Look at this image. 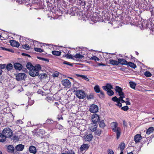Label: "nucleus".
I'll use <instances>...</instances> for the list:
<instances>
[{"mask_svg":"<svg viewBox=\"0 0 154 154\" xmlns=\"http://www.w3.org/2000/svg\"><path fill=\"white\" fill-rule=\"evenodd\" d=\"M13 132L9 128H4L2 133H0V142H3L6 141L7 138H11L12 136Z\"/></svg>","mask_w":154,"mask_h":154,"instance_id":"f257e3e1","label":"nucleus"},{"mask_svg":"<svg viewBox=\"0 0 154 154\" xmlns=\"http://www.w3.org/2000/svg\"><path fill=\"white\" fill-rule=\"evenodd\" d=\"M76 95L79 99H84L86 96V94L85 92L82 90H79L76 92Z\"/></svg>","mask_w":154,"mask_h":154,"instance_id":"f03ea898","label":"nucleus"},{"mask_svg":"<svg viewBox=\"0 0 154 154\" xmlns=\"http://www.w3.org/2000/svg\"><path fill=\"white\" fill-rule=\"evenodd\" d=\"M26 77V75L24 73H21L18 74L16 76V79L17 81L24 80Z\"/></svg>","mask_w":154,"mask_h":154,"instance_id":"7ed1b4c3","label":"nucleus"},{"mask_svg":"<svg viewBox=\"0 0 154 154\" xmlns=\"http://www.w3.org/2000/svg\"><path fill=\"white\" fill-rule=\"evenodd\" d=\"M61 82L62 85L66 88H69L71 87V82L68 79H63L62 81Z\"/></svg>","mask_w":154,"mask_h":154,"instance_id":"20e7f679","label":"nucleus"},{"mask_svg":"<svg viewBox=\"0 0 154 154\" xmlns=\"http://www.w3.org/2000/svg\"><path fill=\"white\" fill-rule=\"evenodd\" d=\"M98 110V106L95 104L91 105L89 108L90 111L93 113H96Z\"/></svg>","mask_w":154,"mask_h":154,"instance_id":"39448f33","label":"nucleus"},{"mask_svg":"<svg viewBox=\"0 0 154 154\" xmlns=\"http://www.w3.org/2000/svg\"><path fill=\"white\" fill-rule=\"evenodd\" d=\"M91 119L93 123L96 124L100 121V119L99 116L96 114L92 115Z\"/></svg>","mask_w":154,"mask_h":154,"instance_id":"423d86ee","label":"nucleus"},{"mask_svg":"<svg viewBox=\"0 0 154 154\" xmlns=\"http://www.w3.org/2000/svg\"><path fill=\"white\" fill-rule=\"evenodd\" d=\"M89 146L87 144H83L82 145L80 148V149L81 152H82L84 150H87L89 148Z\"/></svg>","mask_w":154,"mask_h":154,"instance_id":"0eeeda50","label":"nucleus"},{"mask_svg":"<svg viewBox=\"0 0 154 154\" xmlns=\"http://www.w3.org/2000/svg\"><path fill=\"white\" fill-rule=\"evenodd\" d=\"M29 75L32 77H35L39 75V73L36 71L35 69H34L29 71Z\"/></svg>","mask_w":154,"mask_h":154,"instance_id":"6e6552de","label":"nucleus"},{"mask_svg":"<svg viewBox=\"0 0 154 154\" xmlns=\"http://www.w3.org/2000/svg\"><path fill=\"white\" fill-rule=\"evenodd\" d=\"M84 138L85 140L88 141H91L93 138V136L91 133H89L88 134L84 136Z\"/></svg>","mask_w":154,"mask_h":154,"instance_id":"1a4fd4ad","label":"nucleus"},{"mask_svg":"<svg viewBox=\"0 0 154 154\" xmlns=\"http://www.w3.org/2000/svg\"><path fill=\"white\" fill-rule=\"evenodd\" d=\"M11 45L13 47H18L20 46L19 43L15 40H12L10 41Z\"/></svg>","mask_w":154,"mask_h":154,"instance_id":"9d476101","label":"nucleus"},{"mask_svg":"<svg viewBox=\"0 0 154 154\" xmlns=\"http://www.w3.org/2000/svg\"><path fill=\"white\" fill-rule=\"evenodd\" d=\"M15 69L19 70H20L23 68L22 65L19 63H16L14 64Z\"/></svg>","mask_w":154,"mask_h":154,"instance_id":"9b49d317","label":"nucleus"},{"mask_svg":"<svg viewBox=\"0 0 154 154\" xmlns=\"http://www.w3.org/2000/svg\"><path fill=\"white\" fill-rule=\"evenodd\" d=\"M119 64V63L121 64L122 65H127L128 62L125 59H124L121 58L118 59Z\"/></svg>","mask_w":154,"mask_h":154,"instance_id":"f8f14e48","label":"nucleus"},{"mask_svg":"<svg viewBox=\"0 0 154 154\" xmlns=\"http://www.w3.org/2000/svg\"><path fill=\"white\" fill-rule=\"evenodd\" d=\"M141 135L140 134H137L134 137V140L136 143L140 141L142 138Z\"/></svg>","mask_w":154,"mask_h":154,"instance_id":"ddd939ff","label":"nucleus"},{"mask_svg":"<svg viewBox=\"0 0 154 154\" xmlns=\"http://www.w3.org/2000/svg\"><path fill=\"white\" fill-rule=\"evenodd\" d=\"M97 127V125L96 124H92L89 127V128L91 131L94 132L96 130Z\"/></svg>","mask_w":154,"mask_h":154,"instance_id":"4468645a","label":"nucleus"},{"mask_svg":"<svg viewBox=\"0 0 154 154\" xmlns=\"http://www.w3.org/2000/svg\"><path fill=\"white\" fill-rule=\"evenodd\" d=\"M24 147L23 145L20 144L17 145L15 147L16 149L18 151H22Z\"/></svg>","mask_w":154,"mask_h":154,"instance_id":"2eb2a0df","label":"nucleus"},{"mask_svg":"<svg viewBox=\"0 0 154 154\" xmlns=\"http://www.w3.org/2000/svg\"><path fill=\"white\" fill-rule=\"evenodd\" d=\"M112 128L113 131H116L118 127V123L116 122H113L112 123Z\"/></svg>","mask_w":154,"mask_h":154,"instance_id":"dca6fc26","label":"nucleus"},{"mask_svg":"<svg viewBox=\"0 0 154 154\" xmlns=\"http://www.w3.org/2000/svg\"><path fill=\"white\" fill-rule=\"evenodd\" d=\"M29 151L31 153H32L34 154H35L36 152V148L33 146H32L29 147Z\"/></svg>","mask_w":154,"mask_h":154,"instance_id":"f3484780","label":"nucleus"},{"mask_svg":"<svg viewBox=\"0 0 154 154\" xmlns=\"http://www.w3.org/2000/svg\"><path fill=\"white\" fill-rule=\"evenodd\" d=\"M109 64L117 66L119 65L118 61H117V60H114L112 59L109 60Z\"/></svg>","mask_w":154,"mask_h":154,"instance_id":"a211bd4d","label":"nucleus"},{"mask_svg":"<svg viewBox=\"0 0 154 154\" xmlns=\"http://www.w3.org/2000/svg\"><path fill=\"white\" fill-rule=\"evenodd\" d=\"M8 151L9 152H13L14 150V147L12 145H9L7 147Z\"/></svg>","mask_w":154,"mask_h":154,"instance_id":"6ab92c4d","label":"nucleus"},{"mask_svg":"<svg viewBox=\"0 0 154 154\" xmlns=\"http://www.w3.org/2000/svg\"><path fill=\"white\" fill-rule=\"evenodd\" d=\"M26 67L29 71L33 69L34 68V66L30 62H28L27 63Z\"/></svg>","mask_w":154,"mask_h":154,"instance_id":"aec40b11","label":"nucleus"},{"mask_svg":"<svg viewBox=\"0 0 154 154\" xmlns=\"http://www.w3.org/2000/svg\"><path fill=\"white\" fill-rule=\"evenodd\" d=\"M116 132L117 139H119L121 134V129L120 128H117L116 131Z\"/></svg>","mask_w":154,"mask_h":154,"instance_id":"412c9836","label":"nucleus"},{"mask_svg":"<svg viewBox=\"0 0 154 154\" xmlns=\"http://www.w3.org/2000/svg\"><path fill=\"white\" fill-rule=\"evenodd\" d=\"M41 66L39 64H37L35 66H34L33 69L38 73L39 70L41 69Z\"/></svg>","mask_w":154,"mask_h":154,"instance_id":"4be33fe9","label":"nucleus"},{"mask_svg":"<svg viewBox=\"0 0 154 154\" xmlns=\"http://www.w3.org/2000/svg\"><path fill=\"white\" fill-rule=\"evenodd\" d=\"M154 131V128L153 127H150L147 130L146 133L147 134H149L153 132Z\"/></svg>","mask_w":154,"mask_h":154,"instance_id":"5701e85b","label":"nucleus"},{"mask_svg":"<svg viewBox=\"0 0 154 154\" xmlns=\"http://www.w3.org/2000/svg\"><path fill=\"white\" fill-rule=\"evenodd\" d=\"M6 68V69L8 71H10V70H12L13 69V65L11 63H9L7 65Z\"/></svg>","mask_w":154,"mask_h":154,"instance_id":"b1692460","label":"nucleus"},{"mask_svg":"<svg viewBox=\"0 0 154 154\" xmlns=\"http://www.w3.org/2000/svg\"><path fill=\"white\" fill-rule=\"evenodd\" d=\"M115 89V91L118 93V94L121 93L122 91V89L121 87L117 86H116Z\"/></svg>","mask_w":154,"mask_h":154,"instance_id":"393cba45","label":"nucleus"},{"mask_svg":"<svg viewBox=\"0 0 154 154\" xmlns=\"http://www.w3.org/2000/svg\"><path fill=\"white\" fill-rule=\"evenodd\" d=\"M127 65L134 69H135L137 67L136 65L134 63L131 62H128Z\"/></svg>","mask_w":154,"mask_h":154,"instance_id":"a878e982","label":"nucleus"},{"mask_svg":"<svg viewBox=\"0 0 154 154\" xmlns=\"http://www.w3.org/2000/svg\"><path fill=\"white\" fill-rule=\"evenodd\" d=\"M94 89L95 92L97 93H100L101 91L100 87L98 85L95 86L94 87Z\"/></svg>","mask_w":154,"mask_h":154,"instance_id":"bb28decb","label":"nucleus"},{"mask_svg":"<svg viewBox=\"0 0 154 154\" xmlns=\"http://www.w3.org/2000/svg\"><path fill=\"white\" fill-rule=\"evenodd\" d=\"M73 57H74L75 58L80 59H82L84 57V56L83 55H82L80 54L79 53L77 54L76 55L74 56Z\"/></svg>","mask_w":154,"mask_h":154,"instance_id":"cd10ccee","label":"nucleus"},{"mask_svg":"<svg viewBox=\"0 0 154 154\" xmlns=\"http://www.w3.org/2000/svg\"><path fill=\"white\" fill-rule=\"evenodd\" d=\"M125 144L124 143H122L120 144L119 145V147L120 148L121 151H123L125 148Z\"/></svg>","mask_w":154,"mask_h":154,"instance_id":"c85d7f7f","label":"nucleus"},{"mask_svg":"<svg viewBox=\"0 0 154 154\" xmlns=\"http://www.w3.org/2000/svg\"><path fill=\"white\" fill-rule=\"evenodd\" d=\"M52 52L53 55L57 56H60L61 53V52L60 51H53Z\"/></svg>","mask_w":154,"mask_h":154,"instance_id":"c756f323","label":"nucleus"},{"mask_svg":"<svg viewBox=\"0 0 154 154\" xmlns=\"http://www.w3.org/2000/svg\"><path fill=\"white\" fill-rule=\"evenodd\" d=\"M129 84L131 88L134 89L135 88L136 84L134 82H129Z\"/></svg>","mask_w":154,"mask_h":154,"instance_id":"7c9ffc66","label":"nucleus"},{"mask_svg":"<svg viewBox=\"0 0 154 154\" xmlns=\"http://www.w3.org/2000/svg\"><path fill=\"white\" fill-rule=\"evenodd\" d=\"M99 126L100 128H103L105 126V124L103 120L100 122Z\"/></svg>","mask_w":154,"mask_h":154,"instance_id":"2f4dec72","label":"nucleus"},{"mask_svg":"<svg viewBox=\"0 0 154 154\" xmlns=\"http://www.w3.org/2000/svg\"><path fill=\"white\" fill-rule=\"evenodd\" d=\"M107 93L109 96L112 95L114 93L113 91L111 89H109L107 91Z\"/></svg>","mask_w":154,"mask_h":154,"instance_id":"473e14b6","label":"nucleus"},{"mask_svg":"<svg viewBox=\"0 0 154 154\" xmlns=\"http://www.w3.org/2000/svg\"><path fill=\"white\" fill-rule=\"evenodd\" d=\"M144 75L147 77H150L152 75V74L151 73L148 71H146L144 73Z\"/></svg>","mask_w":154,"mask_h":154,"instance_id":"72a5a7b5","label":"nucleus"},{"mask_svg":"<svg viewBox=\"0 0 154 154\" xmlns=\"http://www.w3.org/2000/svg\"><path fill=\"white\" fill-rule=\"evenodd\" d=\"M63 56L66 57L67 58L71 59L74 60L71 54H66L64 55Z\"/></svg>","mask_w":154,"mask_h":154,"instance_id":"f704fd0d","label":"nucleus"},{"mask_svg":"<svg viewBox=\"0 0 154 154\" xmlns=\"http://www.w3.org/2000/svg\"><path fill=\"white\" fill-rule=\"evenodd\" d=\"M66 153L67 154H75L74 152L72 149L70 150H68V151H66Z\"/></svg>","mask_w":154,"mask_h":154,"instance_id":"c9c22d12","label":"nucleus"},{"mask_svg":"<svg viewBox=\"0 0 154 154\" xmlns=\"http://www.w3.org/2000/svg\"><path fill=\"white\" fill-rule=\"evenodd\" d=\"M88 99H94V97L93 94H90L88 96H87Z\"/></svg>","mask_w":154,"mask_h":154,"instance_id":"e433bc0d","label":"nucleus"},{"mask_svg":"<svg viewBox=\"0 0 154 154\" xmlns=\"http://www.w3.org/2000/svg\"><path fill=\"white\" fill-rule=\"evenodd\" d=\"M53 122L54 121L51 119H48L46 121V123L49 124H53Z\"/></svg>","mask_w":154,"mask_h":154,"instance_id":"4c0bfd02","label":"nucleus"},{"mask_svg":"<svg viewBox=\"0 0 154 154\" xmlns=\"http://www.w3.org/2000/svg\"><path fill=\"white\" fill-rule=\"evenodd\" d=\"M23 48L26 50H28L29 49V45H27V44H26L25 45H22Z\"/></svg>","mask_w":154,"mask_h":154,"instance_id":"58836bf2","label":"nucleus"},{"mask_svg":"<svg viewBox=\"0 0 154 154\" xmlns=\"http://www.w3.org/2000/svg\"><path fill=\"white\" fill-rule=\"evenodd\" d=\"M34 50L36 51H37L39 52H42L43 51L41 48H34Z\"/></svg>","mask_w":154,"mask_h":154,"instance_id":"ea45409f","label":"nucleus"},{"mask_svg":"<svg viewBox=\"0 0 154 154\" xmlns=\"http://www.w3.org/2000/svg\"><path fill=\"white\" fill-rule=\"evenodd\" d=\"M121 109L124 111H126L129 109V108L128 106H126L122 107Z\"/></svg>","mask_w":154,"mask_h":154,"instance_id":"a19ab883","label":"nucleus"},{"mask_svg":"<svg viewBox=\"0 0 154 154\" xmlns=\"http://www.w3.org/2000/svg\"><path fill=\"white\" fill-rule=\"evenodd\" d=\"M100 95H98V96H99V97L100 98H104V93L103 92V91H101L100 92Z\"/></svg>","mask_w":154,"mask_h":154,"instance_id":"79ce46f5","label":"nucleus"},{"mask_svg":"<svg viewBox=\"0 0 154 154\" xmlns=\"http://www.w3.org/2000/svg\"><path fill=\"white\" fill-rule=\"evenodd\" d=\"M108 89H113V88L112 86L109 83H107L106 85Z\"/></svg>","mask_w":154,"mask_h":154,"instance_id":"37998d69","label":"nucleus"},{"mask_svg":"<svg viewBox=\"0 0 154 154\" xmlns=\"http://www.w3.org/2000/svg\"><path fill=\"white\" fill-rule=\"evenodd\" d=\"M91 60L95 61H99V59L96 57L94 56L92 57L91 58Z\"/></svg>","mask_w":154,"mask_h":154,"instance_id":"c03bdc74","label":"nucleus"},{"mask_svg":"<svg viewBox=\"0 0 154 154\" xmlns=\"http://www.w3.org/2000/svg\"><path fill=\"white\" fill-rule=\"evenodd\" d=\"M46 75V74L42 73V74L38 75V77L41 79L45 78Z\"/></svg>","mask_w":154,"mask_h":154,"instance_id":"a18cd8bd","label":"nucleus"},{"mask_svg":"<svg viewBox=\"0 0 154 154\" xmlns=\"http://www.w3.org/2000/svg\"><path fill=\"white\" fill-rule=\"evenodd\" d=\"M64 64L68 65L70 66H73V64L71 63H70L66 61H64L63 63Z\"/></svg>","mask_w":154,"mask_h":154,"instance_id":"49530a36","label":"nucleus"},{"mask_svg":"<svg viewBox=\"0 0 154 154\" xmlns=\"http://www.w3.org/2000/svg\"><path fill=\"white\" fill-rule=\"evenodd\" d=\"M81 78H82V79H84L86 81H89V80L88 78L87 77V76L85 75H82Z\"/></svg>","mask_w":154,"mask_h":154,"instance_id":"de8ad7c7","label":"nucleus"},{"mask_svg":"<svg viewBox=\"0 0 154 154\" xmlns=\"http://www.w3.org/2000/svg\"><path fill=\"white\" fill-rule=\"evenodd\" d=\"M112 99L113 101L116 102V103L118 101V98L116 96L112 97Z\"/></svg>","mask_w":154,"mask_h":154,"instance_id":"09e8293b","label":"nucleus"},{"mask_svg":"<svg viewBox=\"0 0 154 154\" xmlns=\"http://www.w3.org/2000/svg\"><path fill=\"white\" fill-rule=\"evenodd\" d=\"M59 74V72H55L53 73V76L54 77H57L58 76Z\"/></svg>","mask_w":154,"mask_h":154,"instance_id":"8fccbe9b","label":"nucleus"},{"mask_svg":"<svg viewBox=\"0 0 154 154\" xmlns=\"http://www.w3.org/2000/svg\"><path fill=\"white\" fill-rule=\"evenodd\" d=\"M108 154H114L113 150L111 149H108L107 151Z\"/></svg>","mask_w":154,"mask_h":154,"instance_id":"3c124183","label":"nucleus"},{"mask_svg":"<svg viewBox=\"0 0 154 154\" xmlns=\"http://www.w3.org/2000/svg\"><path fill=\"white\" fill-rule=\"evenodd\" d=\"M6 65L5 64H0V68L2 69H3L5 68Z\"/></svg>","mask_w":154,"mask_h":154,"instance_id":"603ef678","label":"nucleus"},{"mask_svg":"<svg viewBox=\"0 0 154 154\" xmlns=\"http://www.w3.org/2000/svg\"><path fill=\"white\" fill-rule=\"evenodd\" d=\"M119 94L120 97H123V98L125 97L124 96V94L122 91Z\"/></svg>","mask_w":154,"mask_h":154,"instance_id":"864d4df0","label":"nucleus"},{"mask_svg":"<svg viewBox=\"0 0 154 154\" xmlns=\"http://www.w3.org/2000/svg\"><path fill=\"white\" fill-rule=\"evenodd\" d=\"M117 104H116V105L119 106V107H122V104L120 102H119V101H118V102H117Z\"/></svg>","mask_w":154,"mask_h":154,"instance_id":"5fc2aeb1","label":"nucleus"},{"mask_svg":"<svg viewBox=\"0 0 154 154\" xmlns=\"http://www.w3.org/2000/svg\"><path fill=\"white\" fill-rule=\"evenodd\" d=\"M101 131H99V130H97L95 132V134L96 135H98V136L100 135L101 133Z\"/></svg>","mask_w":154,"mask_h":154,"instance_id":"6e6d98bb","label":"nucleus"},{"mask_svg":"<svg viewBox=\"0 0 154 154\" xmlns=\"http://www.w3.org/2000/svg\"><path fill=\"white\" fill-rule=\"evenodd\" d=\"M57 128H58V129L59 130L62 129L63 128V126L61 125H57Z\"/></svg>","mask_w":154,"mask_h":154,"instance_id":"4d7b16f0","label":"nucleus"},{"mask_svg":"<svg viewBox=\"0 0 154 154\" xmlns=\"http://www.w3.org/2000/svg\"><path fill=\"white\" fill-rule=\"evenodd\" d=\"M102 88L105 91H107L108 90H109V89H108L106 85V86H103Z\"/></svg>","mask_w":154,"mask_h":154,"instance_id":"13d9d810","label":"nucleus"},{"mask_svg":"<svg viewBox=\"0 0 154 154\" xmlns=\"http://www.w3.org/2000/svg\"><path fill=\"white\" fill-rule=\"evenodd\" d=\"M22 55H23V56H27L28 57H30V55H29V54H25V53H23L22 54Z\"/></svg>","mask_w":154,"mask_h":154,"instance_id":"bf43d9fd","label":"nucleus"},{"mask_svg":"<svg viewBox=\"0 0 154 154\" xmlns=\"http://www.w3.org/2000/svg\"><path fill=\"white\" fill-rule=\"evenodd\" d=\"M8 48H5L3 47H0V50L2 49L4 50L7 51H8Z\"/></svg>","mask_w":154,"mask_h":154,"instance_id":"052dcab7","label":"nucleus"},{"mask_svg":"<svg viewBox=\"0 0 154 154\" xmlns=\"http://www.w3.org/2000/svg\"><path fill=\"white\" fill-rule=\"evenodd\" d=\"M125 103L127 105H129L131 104V103L129 101H125Z\"/></svg>","mask_w":154,"mask_h":154,"instance_id":"680f3d73","label":"nucleus"},{"mask_svg":"<svg viewBox=\"0 0 154 154\" xmlns=\"http://www.w3.org/2000/svg\"><path fill=\"white\" fill-rule=\"evenodd\" d=\"M42 60H44L46 61H47L48 62L49 61V60L45 58H43L42 59Z\"/></svg>","mask_w":154,"mask_h":154,"instance_id":"e2e57ef3","label":"nucleus"},{"mask_svg":"<svg viewBox=\"0 0 154 154\" xmlns=\"http://www.w3.org/2000/svg\"><path fill=\"white\" fill-rule=\"evenodd\" d=\"M123 98V97H121L120 96V97L118 98V101H119V102H120L121 100Z\"/></svg>","mask_w":154,"mask_h":154,"instance_id":"0e129e2a","label":"nucleus"},{"mask_svg":"<svg viewBox=\"0 0 154 154\" xmlns=\"http://www.w3.org/2000/svg\"><path fill=\"white\" fill-rule=\"evenodd\" d=\"M18 136H14V137L13 140H17L18 139Z\"/></svg>","mask_w":154,"mask_h":154,"instance_id":"69168bd1","label":"nucleus"},{"mask_svg":"<svg viewBox=\"0 0 154 154\" xmlns=\"http://www.w3.org/2000/svg\"><path fill=\"white\" fill-rule=\"evenodd\" d=\"M8 51H10V52H11L12 53H14V50H13L12 49H8Z\"/></svg>","mask_w":154,"mask_h":154,"instance_id":"338daca9","label":"nucleus"},{"mask_svg":"<svg viewBox=\"0 0 154 154\" xmlns=\"http://www.w3.org/2000/svg\"><path fill=\"white\" fill-rule=\"evenodd\" d=\"M123 125L127 127V123L125 122V121H123Z\"/></svg>","mask_w":154,"mask_h":154,"instance_id":"774afa93","label":"nucleus"}]
</instances>
